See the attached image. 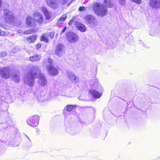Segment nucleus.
I'll return each mask as SVG.
<instances>
[{
    "label": "nucleus",
    "mask_w": 160,
    "mask_h": 160,
    "mask_svg": "<svg viewBox=\"0 0 160 160\" xmlns=\"http://www.w3.org/2000/svg\"><path fill=\"white\" fill-rule=\"evenodd\" d=\"M76 26L77 29L81 32H84L86 31V28L84 24L77 22L76 23Z\"/></svg>",
    "instance_id": "17"
},
{
    "label": "nucleus",
    "mask_w": 160,
    "mask_h": 160,
    "mask_svg": "<svg viewBox=\"0 0 160 160\" xmlns=\"http://www.w3.org/2000/svg\"><path fill=\"white\" fill-rule=\"evenodd\" d=\"M26 137L29 140V141L31 142V140H30V139L28 137V136L27 135H26Z\"/></svg>",
    "instance_id": "36"
},
{
    "label": "nucleus",
    "mask_w": 160,
    "mask_h": 160,
    "mask_svg": "<svg viewBox=\"0 0 160 160\" xmlns=\"http://www.w3.org/2000/svg\"><path fill=\"white\" fill-rule=\"evenodd\" d=\"M19 33H21L22 32V31L21 30H20L18 31Z\"/></svg>",
    "instance_id": "37"
},
{
    "label": "nucleus",
    "mask_w": 160,
    "mask_h": 160,
    "mask_svg": "<svg viewBox=\"0 0 160 160\" xmlns=\"http://www.w3.org/2000/svg\"><path fill=\"white\" fill-rule=\"evenodd\" d=\"M67 29V27H65L63 30H62L60 34H62L63 33L65 32V31Z\"/></svg>",
    "instance_id": "33"
},
{
    "label": "nucleus",
    "mask_w": 160,
    "mask_h": 160,
    "mask_svg": "<svg viewBox=\"0 0 160 160\" xmlns=\"http://www.w3.org/2000/svg\"><path fill=\"white\" fill-rule=\"evenodd\" d=\"M76 107L75 105H68L66 106L64 108V110H66L67 111L70 112L72 111L73 109Z\"/></svg>",
    "instance_id": "20"
},
{
    "label": "nucleus",
    "mask_w": 160,
    "mask_h": 160,
    "mask_svg": "<svg viewBox=\"0 0 160 160\" xmlns=\"http://www.w3.org/2000/svg\"><path fill=\"white\" fill-rule=\"evenodd\" d=\"M41 44H38L36 45V48L38 49H39V48H41Z\"/></svg>",
    "instance_id": "34"
},
{
    "label": "nucleus",
    "mask_w": 160,
    "mask_h": 160,
    "mask_svg": "<svg viewBox=\"0 0 160 160\" xmlns=\"http://www.w3.org/2000/svg\"><path fill=\"white\" fill-rule=\"evenodd\" d=\"M150 6L154 8H160V0H150Z\"/></svg>",
    "instance_id": "14"
},
{
    "label": "nucleus",
    "mask_w": 160,
    "mask_h": 160,
    "mask_svg": "<svg viewBox=\"0 0 160 160\" xmlns=\"http://www.w3.org/2000/svg\"><path fill=\"white\" fill-rule=\"evenodd\" d=\"M11 77H12V78L14 79L15 82H19L20 78L19 76L15 74H12Z\"/></svg>",
    "instance_id": "23"
},
{
    "label": "nucleus",
    "mask_w": 160,
    "mask_h": 160,
    "mask_svg": "<svg viewBox=\"0 0 160 160\" xmlns=\"http://www.w3.org/2000/svg\"><path fill=\"white\" fill-rule=\"evenodd\" d=\"M0 74L2 77L8 78L12 75V72L8 67L0 68Z\"/></svg>",
    "instance_id": "7"
},
{
    "label": "nucleus",
    "mask_w": 160,
    "mask_h": 160,
    "mask_svg": "<svg viewBox=\"0 0 160 160\" xmlns=\"http://www.w3.org/2000/svg\"><path fill=\"white\" fill-rule=\"evenodd\" d=\"M89 86L91 87L92 89L89 91V93L92 95L94 98H99L102 95V93L97 91L101 88L98 85V82L96 79L91 80L89 82Z\"/></svg>",
    "instance_id": "2"
},
{
    "label": "nucleus",
    "mask_w": 160,
    "mask_h": 160,
    "mask_svg": "<svg viewBox=\"0 0 160 160\" xmlns=\"http://www.w3.org/2000/svg\"><path fill=\"white\" fill-rule=\"evenodd\" d=\"M132 2H134L138 4H141L142 0H131Z\"/></svg>",
    "instance_id": "28"
},
{
    "label": "nucleus",
    "mask_w": 160,
    "mask_h": 160,
    "mask_svg": "<svg viewBox=\"0 0 160 160\" xmlns=\"http://www.w3.org/2000/svg\"><path fill=\"white\" fill-rule=\"evenodd\" d=\"M39 117L37 115H34L28 118L27 120V124L32 127L37 126L39 123Z\"/></svg>",
    "instance_id": "6"
},
{
    "label": "nucleus",
    "mask_w": 160,
    "mask_h": 160,
    "mask_svg": "<svg viewBox=\"0 0 160 160\" xmlns=\"http://www.w3.org/2000/svg\"><path fill=\"white\" fill-rule=\"evenodd\" d=\"M67 15L66 14L62 15L61 17L59 19L57 22V26L58 27L60 26L66 18Z\"/></svg>",
    "instance_id": "19"
},
{
    "label": "nucleus",
    "mask_w": 160,
    "mask_h": 160,
    "mask_svg": "<svg viewBox=\"0 0 160 160\" xmlns=\"http://www.w3.org/2000/svg\"><path fill=\"white\" fill-rule=\"evenodd\" d=\"M92 7L95 13L100 17L105 16L108 12L106 7L98 2L93 4Z\"/></svg>",
    "instance_id": "3"
},
{
    "label": "nucleus",
    "mask_w": 160,
    "mask_h": 160,
    "mask_svg": "<svg viewBox=\"0 0 160 160\" xmlns=\"http://www.w3.org/2000/svg\"><path fill=\"white\" fill-rule=\"evenodd\" d=\"M65 47L61 43H58L56 47L55 53L58 57H61L65 53Z\"/></svg>",
    "instance_id": "10"
},
{
    "label": "nucleus",
    "mask_w": 160,
    "mask_h": 160,
    "mask_svg": "<svg viewBox=\"0 0 160 160\" xmlns=\"http://www.w3.org/2000/svg\"><path fill=\"white\" fill-rule=\"evenodd\" d=\"M41 56L40 55H34L29 57V60L31 62H35L39 61Z\"/></svg>",
    "instance_id": "18"
},
{
    "label": "nucleus",
    "mask_w": 160,
    "mask_h": 160,
    "mask_svg": "<svg viewBox=\"0 0 160 160\" xmlns=\"http://www.w3.org/2000/svg\"><path fill=\"white\" fill-rule=\"evenodd\" d=\"M43 65L46 66V70L49 74L52 76H56L58 73V71L57 68L52 65V60L50 58L45 60L42 62Z\"/></svg>",
    "instance_id": "4"
},
{
    "label": "nucleus",
    "mask_w": 160,
    "mask_h": 160,
    "mask_svg": "<svg viewBox=\"0 0 160 160\" xmlns=\"http://www.w3.org/2000/svg\"><path fill=\"white\" fill-rule=\"evenodd\" d=\"M87 8V7L82 6L79 8V10L80 11H82L86 10Z\"/></svg>",
    "instance_id": "29"
},
{
    "label": "nucleus",
    "mask_w": 160,
    "mask_h": 160,
    "mask_svg": "<svg viewBox=\"0 0 160 160\" xmlns=\"http://www.w3.org/2000/svg\"><path fill=\"white\" fill-rule=\"evenodd\" d=\"M5 35V32H4L2 31L0 29V36H3Z\"/></svg>",
    "instance_id": "32"
},
{
    "label": "nucleus",
    "mask_w": 160,
    "mask_h": 160,
    "mask_svg": "<svg viewBox=\"0 0 160 160\" xmlns=\"http://www.w3.org/2000/svg\"><path fill=\"white\" fill-rule=\"evenodd\" d=\"M75 0H71V2L72 1H74Z\"/></svg>",
    "instance_id": "38"
},
{
    "label": "nucleus",
    "mask_w": 160,
    "mask_h": 160,
    "mask_svg": "<svg viewBox=\"0 0 160 160\" xmlns=\"http://www.w3.org/2000/svg\"><path fill=\"white\" fill-rule=\"evenodd\" d=\"M68 78L73 83H76L78 80V78L72 72H69L68 73Z\"/></svg>",
    "instance_id": "16"
},
{
    "label": "nucleus",
    "mask_w": 160,
    "mask_h": 160,
    "mask_svg": "<svg viewBox=\"0 0 160 160\" xmlns=\"http://www.w3.org/2000/svg\"><path fill=\"white\" fill-rule=\"evenodd\" d=\"M2 17L5 21L8 23L12 22L14 19V16L13 12L7 9L3 10Z\"/></svg>",
    "instance_id": "5"
},
{
    "label": "nucleus",
    "mask_w": 160,
    "mask_h": 160,
    "mask_svg": "<svg viewBox=\"0 0 160 160\" xmlns=\"http://www.w3.org/2000/svg\"><path fill=\"white\" fill-rule=\"evenodd\" d=\"M42 10L47 20H50L52 16V14L48 12L46 8L45 7H42Z\"/></svg>",
    "instance_id": "15"
},
{
    "label": "nucleus",
    "mask_w": 160,
    "mask_h": 160,
    "mask_svg": "<svg viewBox=\"0 0 160 160\" xmlns=\"http://www.w3.org/2000/svg\"><path fill=\"white\" fill-rule=\"evenodd\" d=\"M54 36V33L52 32H50L49 33V36L51 38H52Z\"/></svg>",
    "instance_id": "31"
},
{
    "label": "nucleus",
    "mask_w": 160,
    "mask_h": 160,
    "mask_svg": "<svg viewBox=\"0 0 160 160\" xmlns=\"http://www.w3.org/2000/svg\"><path fill=\"white\" fill-rule=\"evenodd\" d=\"M45 1L48 6L51 8L55 9L59 7L58 0H45Z\"/></svg>",
    "instance_id": "12"
},
{
    "label": "nucleus",
    "mask_w": 160,
    "mask_h": 160,
    "mask_svg": "<svg viewBox=\"0 0 160 160\" xmlns=\"http://www.w3.org/2000/svg\"><path fill=\"white\" fill-rule=\"evenodd\" d=\"M104 4L109 7H111L112 5L111 4L110 0H104Z\"/></svg>",
    "instance_id": "25"
},
{
    "label": "nucleus",
    "mask_w": 160,
    "mask_h": 160,
    "mask_svg": "<svg viewBox=\"0 0 160 160\" xmlns=\"http://www.w3.org/2000/svg\"><path fill=\"white\" fill-rule=\"evenodd\" d=\"M86 22L92 27H94L98 24V22L95 18L91 15H88L85 17Z\"/></svg>",
    "instance_id": "8"
},
{
    "label": "nucleus",
    "mask_w": 160,
    "mask_h": 160,
    "mask_svg": "<svg viewBox=\"0 0 160 160\" xmlns=\"http://www.w3.org/2000/svg\"><path fill=\"white\" fill-rule=\"evenodd\" d=\"M7 55L6 52L4 51L2 52L1 53V55L2 57H5Z\"/></svg>",
    "instance_id": "30"
},
{
    "label": "nucleus",
    "mask_w": 160,
    "mask_h": 160,
    "mask_svg": "<svg viewBox=\"0 0 160 160\" xmlns=\"http://www.w3.org/2000/svg\"><path fill=\"white\" fill-rule=\"evenodd\" d=\"M26 22L28 27L35 26L37 23L34 18L31 16H28L26 19Z\"/></svg>",
    "instance_id": "13"
},
{
    "label": "nucleus",
    "mask_w": 160,
    "mask_h": 160,
    "mask_svg": "<svg viewBox=\"0 0 160 160\" xmlns=\"http://www.w3.org/2000/svg\"><path fill=\"white\" fill-rule=\"evenodd\" d=\"M69 0H58V4L62 5H64L67 3Z\"/></svg>",
    "instance_id": "24"
},
{
    "label": "nucleus",
    "mask_w": 160,
    "mask_h": 160,
    "mask_svg": "<svg viewBox=\"0 0 160 160\" xmlns=\"http://www.w3.org/2000/svg\"><path fill=\"white\" fill-rule=\"evenodd\" d=\"M36 36L32 35L28 37L27 39L29 42H32L36 40Z\"/></svg>",
    "instance_id": "21"
},
{
    "label": "nucleus",
    "mask_w": 160,
    "mask_h": 160,
    "mask_svg": "<svg viewBox=\"0 0 160 160\" xmlns=\"http://www.w3.org/2000/svg\"><path fill=\"white\" fill-rule=\"evenodd\" d=\"M66 37L68 41L70 43H76L78 40V35L72 32H68L66 34Z\"/></svg>",
    "instance_id": "9"
},
{
    "label": "nucleus",
    "mask_w": 160,
    "mask_h": 160,
    "mask_svg": "<svg viewBox=\"0 0 160 160\" xmlns=\"http://www.w3.org/2000/svg\"><path fill=\"white\" fill-rule=\"evenodd\" d=\"M119 4L121 6H124L126 2V0H119Z\"/></svg>",
    "instance_id": "27"
},
{
    "label": "nucleus",
    "mask_w": 160,
    "mask_h": 160,
    "mask_svg": "<svg viewBox=\"0 0 160 160\" xmlns=\"http://www.w3.org/2000/svg\"><path fill=\"white\" fill-rule=\"evenodd\" d=\"M38 76V83L42 86H44L47 84V81L43 74L40 72L38 67L33 66L30 72L24 77V82L29 86L32 87L34 82V79Z\"/></svg>",
    "instance_id": "1"
},
{
    "label": "nucleus",
    "mask_w": 160,
    "mask_h": 160,
    "mask_svg": "<svg viewBox=\"0 0 160 160\" xmlns=\"http://www.w3.org/2000/svg\"><path fill=\"white\" fill-rule=\"evenodd\" d=\"M33 16L34 19L36 22L40 24L43 23V18L42 14L38 12H33Z\"/></svg>",
    "instance_id": "11"
},
{
    "label": "nucleus",
    "mask_w": 160,
    "mask_h": 160,
    "mask_svg": "<svg viewBox=\"0 0 160 160\" xmlns=\"http://www.w3.org/2000/svg\"><path fill=\"white\" fill-rule=\"evenodd\" d=\"M73 21L72 19L70 20L69 21V22L68 23V24L70 25H71L72 24V23Z\"/></svg>",
    "instance_id": "35"
},
{
    "label": "nucleus",
    "mask_w": 160,
    "mask_h": 160,
    "mask_svg": "<svg viewBox=\"0 0 160 160\" xmlns=\"http://www.w3.org/2000/svg\"><path fill=\"white\" fill-rule=\"evenodd\" d=\"M48 36V34L46 33L44 34L41 37V41H44L46 42H48V40L47 38V37Z\"/></svg>",
    "instance_id": "22"
},
{
    "label": "nucleus",
    "mask_w": 160,
    "mask_h": 160,
    "mask_svg": "<svg viewBox=\"0 0 160 160\" xmlns=\"http://www.w3.org/2000/svg\"><path fill=\"white\" fill-rule=\"evenodd\" d=\"M34 32V31L31 29L25 31L23 33L25 34H30Z\"/></svg>",
    "instance_id": "26"
}]
</instances>
